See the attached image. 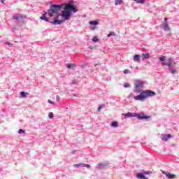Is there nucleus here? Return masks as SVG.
<instances>
[{"label": "nucleus", "instance_id": "f257e3e1", "mask_svg": "<svg viewBox=\"0 0 179 179\" xmlns=\"http://www.w3.org/2000/svg\"><path fill=\"white\" fill-rule=\"evenodd\" d=\"M64 9L62 11V16L64 17L66 20H69L71 15H72L71 12H78V10L75 6L67 3L61 5H51L50 9L48 10V13H45L40 19L44 20L45 22H50L52 24H61L64 23L63 20H57L60 16L59 10L61 9Z\"/></svg>", "mask_w": 179, "mask_h": 179}, {"label": "nucleus", "instance_id": "f03ea898", "mask_svg": "<svg viewBox=\"0 0 179 179\" xmlns=\"http://www.w3.org/2000/svg\"><path fill=\"white\" fill-rule=\"evenodd\" d=\"M143 85V81L138 80L134 81V92L136 93H140L139 95L134 96V100H141L142 101L148 97L156 96V92L152 90H142Z\"/></svg>", "mask_w": 179, "mask_h": 179}, {"label": "nucleus", "instance_id": "7ed1b4c3", "mask_svg": "<svg viewBox=\"0 0 179 179\" xmlns=\"http://www.w3.org/2000/svg\"><path fill=\"white\" fill-rule=\"evenodd\" d=\"M153 173L150 171H143V173H138L136 174V177L137 178H139V179H148V178H146V176H148L149 174H152Z\"/></svg>", "mask_w": 179, "mask_h": 179}, {"label": "nucleus", "instance_id": "20e7f679", "mask_svg": "<svg viewBox=\"0 0 179 179\" xmlns=\"http://www.w3.org/2000/svg\"><path fill=\"white\" fill-rule=\"evenodd\" d=\"M170 138H171V134H164L161 136V139H162L164 142H167Z\"/></svg>", "mask_w": 179, "mask_h": 179}, {"label": "nucleus", "instance_id": "39448f33", "mask_svg": "<svg viewBox=\"0 0 179 179\" xmlns=\"http://www.w3.org/2000/svg\"><path fill=\"white\" fill-rule=\"evenodd\" d=\"M13 19L17 20V22L23 21V16L21 14H18L17 15H15Z\"/></svg>", "mask_w": 179, "mask_h": 179}, {"label": "nucleus", "instance_id": "423d86ee", "mask_svg": "<svg viewBox=\"0 0 179 179\" xmlns=\"http://www.w3.org/2000/svg\"><path fill=\"white\" fill-rule=\"evenodd\" d=\"M164 174L168 178H176V175L170 173V172H163Z\"/></svg>", "mask_w": 179, "mask_h": 179}, {"label": "nucleus", "instance_id": "0eeeda50", "mask_svg": "<svg viewBox=\"0 0 179 179\" xmlns=\"http://www.w3.org/2000/svg\"><path fill=\"white\" fill-rule=\"evenodd\" d=\"M136 116L139 120H148V118H150L149 116H145L144 114L137 115Z\"/></svg>", "mask_w": 179, "mask_h": 179}, {"label": "nucleus", "instance_id": "6e6552de", "mask_svg": "<svg viewBox=\"0 0 179 179\" xmlns=\"http://www.w3.org/2000/svg\"><path fill=\"white\" fill-rule=\"evenodd\" d=\"M106 166H108V163H106L105 164H98L96 166V169H103V167H106Z\"/></svg>", "mask_w": 179, "mask_h": 179}, {"label": "nucleus", "instance_id": "1a4fd4ad", "mask_svg": "<svg viewBox=\"0 0 179 179\" xmlns=\"http://www.w3.org/2000/svg\"><path fill=\"white\" fill-rule=\"evenodd\" d=\"M122 115H124V117H135V115H136V113H122Z\"/></svg>", "mask_w": 179, "mask_h": 179}, {"label": "nucleus", "instance_id": "9d476101", "mask_svg": "<svg viewBox=\"0 0 179 179\" xmlns=\"http://www.w3.org/2000/svg\"><path fill=\"white\" fill-rule=\"evenodd\" d=\"M134 61H135L136 62H139L141 61V56H139V55H134Z\"/></svg>", "mask_w": 179, "mask_h": 179}, {"label": "nucleus", "instance_id": "9b49d317", "mask_svg": "<svg viewBox=\"0 0 179 179\" xmlns=\"http://www.w3.org/2000/svg\"><path fill=\"white\" fill-rule=\"evenodd\" d=\"M89 23L92 26H96V24H99V22L97 21H90Z\"/></svg>", "mask_w": 179, "mask_h": 179}, {"label": "nucleus", "instance_id": "f8f14e48", "mask_svg": "<svg viewBox=\"0 0 179 179\" xmlns=\"http://www.w3.org/2000/svg\"><path fill=\"white\" fill-rule=\"evenodd\" d=\"M164 29L165 31H169L170 30V27H169V24L166 23L164 27Z\"/></svg>", "mask_w": 179, "mask_h": 179}, {"label": "nucleus", "instance_id": "ddd939ff", "mask_svg": "<svg viewBox=\"0 0 179 179\" xmlns=\"http://www.w3.org/2000/svg\"><path fill=\"white\" fill-rule=\"evenodd\" d=\"M111 127H113L114 128H118V122H113L111 123Z\"/></svg>", "mask_w": 179, "mask_h": 179}, {"label": "nucleus", "instance_id": "4468645a", "mask_svg": "<svg viewBox=\"0 0 179 179\" xmlns=\"http://www.w3.org/2000/svg\"><path fill=\"white\" fill-rule=\"evenodd\" d=\"M162 65H165L166 66H169V68H171V66L173 64L171 62L166 63V62H162Z\"/></svg>", "mask_w": 179, "mask_h": 179}, {"label": "nucleus", "instance_id": "2eb2a0df", "mask_svg": "<svg viewBox=\"0 0 179 179\" xmlns=\"http://www.w3.org/2000/svg\"><path fill=\"white\" fill-rule=\"evenodd\" d=\"M21 96L23 98H26L27 96L28 93H26L25 92H20Z\"/></svg>", "mask_w": 179, "mask_h": 179}, {"label": "nucleus", "instance_id": "dca6fc26", "mask_svg": "<svg viewBox=\"0 0 179 179\" xmlns=\"http://www.w3.org/2000/svg\"><path fill=\"white\" fill-rule=\"evenodd\" d=\"M122 2V0H115V5H121Z\"/></svg>", "mask_w": 179, "mask_h": 179}, {"label": "nucleus", "instance_id": "f3484780", "mask_svg": "<svg viewBox=\"0 0 179 179\" xmlns=\"http://www.w3.org/2000/svg\"><path fill=\"white\" fill-rule=\"evenodd\" d=\"M67 69H71V68H73V66H75L74 64H66Z\"/></svg>", "mask_w": 179, "mask_h": 179}, {"label": "nucleus", "instance_id": "a211bd4d", "mask_svg": "<svg viewBox=\"0 0 179 179\" xmlns=\"http://www.w3.org/2000/svg\"><path fill=\"white\" fill-rule=\"evenodd\" d=\"M159 61H161V62H164V61H166V56H163L161 57H159Z\"/></svg>", "mask_w": 179, "mask_h": 179}, {"label": "nucleus", "instance_id": "6ab92c4d", "mask_svg": "<svg viewBox=\"0 0 179 179\" xmlns=\"http://www.w3.org/2000/svg\"><path fill=\"white\" fill-rule=\"evenodd\" d=\"M136 2V3H145V0H133Z\"/></svg>", "mask_w": 179, "mask_h": 179}, {"label": "nucleus", "instance_id": "aec40b11", "mask_svg": "<svg viewBox=\"0 0 179 179\" xmlns=\"http://www.w3.org/2000/svg\"><path fill=\"white\" fill-rule=\"evenodd\" d=\"M92 41H94V43H97V41H99V38H97V36H94Z\"/></svg>", "mask_w": 179, "mask_h": 179}, {"label": "nucleus", "instance_id": "412c9836", "mask_svg": "<svg viewBox=\"0 0 179 179\" xmlns=\"http://www.w3.org/2000/svg\"><path fill=\"white\" fill-rule=\"evenodd\" d=\"M18 134H19L20 135H22V134H26V131H24V130L20 129L19 130V131H18Z\"/></svg>", "mask_w": 179, "mask_h": 179}, {"label": "nucleus", "instance_id": "4be33fe9", "mask_svg": "<svg viewBox=\"0 0 179 179\" xmlns=\"http://www.w3.org/2000/svg\"><path fill=\"white\" fill-rule=\"evenodd\" d=\"M169 69H170L171 73H173V75L176 74V73H177V70L173 69H171V68H170Z\"/></svg>", "mask_w": 179, "mask_h": 179}, {"label": "nucleus", "instance_id": "5701e85b", "mask_svg": "<svg viewBox=\"0 0 179 179\" xmlns=\"http://www.w3.org/2000/svg\"><path fill=\"white\" fill-rule=\"evenodd\" d=\"M123 73H124V75H127V73H131V71H129V69H125L123 71Z\"/></svg>", "mask_w": 179, "mask_h": 179}, {"label": "nucleus", "instance_id": "b1692460", "mask_svg": "<svg viewBox=\"0 0 179 179\" xmlns=\"http://www.w3.org/2000/svg\"><path fill=\"white\" fill-rule=\"evenodd\" d=\"M48 117H49V118H50V119L54 118V113H51V112L49 113Z\"/></svg>", "mask_w": 179, "mask_h": 179}, {"label": "nucleus", "instance_id": "393cba45", "mask_svg": "<svg viewBox=\"0 0 179 179\" xmlns=\"http://www.w3.org/2000/svg\"><path fill=\"white\" fill-rule=\"evenodd\" d=\"M129 83H124V87H129Z\"/></svg>", "mask_w": 179, "mask_h": 179}, {"label": "nucleus", "instance_id": "a878e982", "mask_svg": "<svg viewBox=\"0 0 179 179\" xmlns=\"http://www.w3.org/2000/svg\"><path fill=\"white\" fill-rule=\"evenodd\" d=\"M111 36H115V34L112 32L108 34V37H111Z\"/></svg>", "mask_w": 179, "mask_h": 179}, {"label": "nucleus", "instance_id": "bb28decb", "mask_svg": "<svg viewBox=\"0 0 179 179\" xmlns=\"http://www.w3.org/2000/svg\"><path fill=\"white\" fill-rule=\"evenodd\" d=\"M6 44H7V45H9L10 47H12V45H13V44H12V43L10 42H7L6 43Z\"/></svg>", "mask_w": 179, "mask_h": 179}, {"label": "nucleus", "instance_id": "cd10ccee", "mask_svg": "<svg viewBox=\"0 0 179 179\" xmlns=\"http://www.w3.org/2000/svg\"><path fill=\"white\" fill-rule=\"evenodd\" d=\"M80 166H82L80 164H74V167H80Z\"/></svg>", "mask_w": 179, "mask_h": 179}, {"label": "nucleus", "instance_id": "c85d7f7f", "mask_svg": "<svg viewBox=\"0 0 179 179\" xmlns=\"http://www.w3.org/2000/svg\"><path fill=\"white\" fill-rule=\"evenodd\" d=\"M48 103H50V104H54V102L51 101V99H48Z\"/></svg>", "mask_w": 179, "mask_h": 179}, {"label": "nucleus", "instance_id": "c756f323", "mask_svg": "<svg viewBox=\"0 0 179 179\" xmlns=\"http://www.w3.org/2000/svg\"><path fill=\"white\" fill-rule=\"evenodd\" d=\"M144 58L148 59L149 58V56L148 55V54H143Z\"/></svg>", "mask_w": 179, "mask_h": 179}, {"label": "nucleus", "instance_id": "7c9ffc66", "mask_svg": "<svg viewBox=\"0 0 179 179\" xmlns=\"http://www.w3.org/2000/svg\"><path fill=\"white\" fill-rule=\"evenodd\" d=\"M56 100H57V101H59V96H56Z\"/></svg>", "mask_w": 179, "mask_h": 179}, {"label": "nucleus", "instance_id": "2f4dec72", "mask_svg": "<svg viewBox=\"0 0 179 179\" xmlns=\"http://www.w3.org/2000/svg\"><path fill=\"white\" fill-rule=\"evenodd\" d=\"M101 108H103L101 106H99L98 111H100L101 110Z\"/></svg>", "mask_w": 179, "mask_h": 179}, {"label": "nucleus", "instance_id": "473e14b6", "mask_svg": "<svg viewBox=\"0 0 179 179\" xmlns=\"http://www.w3.org/2000/svg\"><path fill=\"white\" fill-rule=\"evenodd\" d=\"M81 164V167H85L86 164Z\"/></svg>", "mask_w": 179, "mask_h": 179}, {"label": "nucleus", "instance_id": "72a5a7b5", "mask_svg": "<svg viewBox=\"0 0 179 179\" xmlns=\"http://www.w3.org/2000/svg\"><path fill=\"white\" fill-rule=\"evenodd\" d=\"M85 167H87L88 169L90 167V164H85Z\"/></svg>", "mask_w": 179, "mask_h": 179}, {"label": "nucleus", "instance_id": "f704fd0d", "mask_svg": "<svg viewBox=\"0 0 179 179\" xmlns=\"http://www.w3.org/2000/svg\"><path fill=\"white\" fill-rule=\"evenodd\" d=\"M1 3L5 4V1H3V0H1Z\"/></svg>", "mask_w": 179, "mask_h": 179}, {"label": "nucleus", "instance_id": "c9c22d12", "mask_svg": "<svg viewBox=\"0 0 179 179\" xmlns=\"http://www.w3.org/2000/svg\"><path fill=\"white\" fill-rule=\"evenodd\" d=\"M165 22H167V18H164Z\"/></svg>", "mask_w": 179, "mask_h": 179}, {"label": "nucleus", "instance_id": "e433bc0d", "mask_svg": "<svg viewBox=\"0 0 179 179\" xmlns=\"http://www.w3.org/2000/svg\"><path fill=\"white\" fill-rule=\"evenodd\" d=\"M131 96H132V94H130V96H129V97H131Z\"/></svg>", "mask_w": 179, "mask_h": 179}, {"label": "nucleus", "instance_id": "4c0bfd02", "mask_svg": "<svg viewBox=\"0 0 179 179\" xmlns=\"http://www.w3.org/2000/svg\"><path fill=\"white\" fill-rule=\"evenodd\" d=\"M174 65H176V62H174Z\"/></svg>", "mask_w": 179, "mask_h": 179}, {"label": "nucleus", "instance_id": "58836bf2", "mask_svg": "<svg viewBox=\"0 0 179 179\" xmlns=\"http://www.w3.org/2000/svg\"><path fill=\"white\" fill-rule=\"evenodd\" d=\"M73 83H76L75 82H73Z\"/></svg>", "mask_w": 179, "mask_h": 179}, {"label": "nucleus", "instance_id": "ea45409f", "mask_svg": "<svg viewBox=\"0 0 179 179\" xmlns=\"http://www.w3.org/2000/svg\"><path fill=\"white\" fill-rule=\"evenodd\" d=\"M73 83H76L75 82H73Z\"/></svg>", "mask_w": 179, "mask_h": 179}]
</instances>
